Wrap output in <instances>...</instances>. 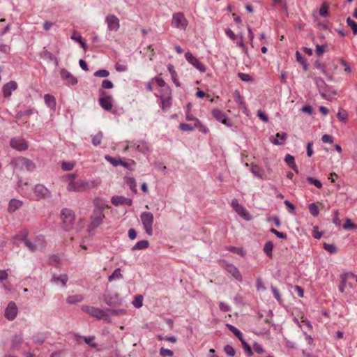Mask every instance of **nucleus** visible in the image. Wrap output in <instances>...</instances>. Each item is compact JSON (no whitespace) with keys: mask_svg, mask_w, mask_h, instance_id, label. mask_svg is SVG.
<instances>
[{"mask_svg":"<svg viewBox=\"0 0 357 357\" xmlns=\"http://www.w3.org/2000/svg\"><path fill=\"white\" fill-rule=\"evenodd\" d=\"M68 281V276L67 274L63 273L59 275H53L51 282L56 284H61L62 287H66Z\"/></svg>","mask_w":357,"mask_h":357,"instance_id":"obj_25","label":"nucleus"},{"mask_svg":"<svg viewBox=\"0 0 357 357\" xmlns=\"http://www.w3.org/2000/svg\"><path fill=\"white\" fill-rule=\"evenodd\" d=\"M224 268L227 272L230 273L237 281L241 282L243 281V277L238 269L237 267H236L234 265L230 263H226Z\"/></svg>","mask_w":357,"mask_h":357,"instance_id":"obj_21","label":"nucleus"},{"mask_svg":"<svg viewBox=\"0 0 357 357\" xmlns=\"http://www.w3.org/2000/svg\"><path fill=\"white\" fill-rule=\"evenodd\" d=\"M93 204L94 206L93 210L102 211L106 208H110V206L107 204L106 200L101 197H96L93 199Z\"/></svg>","mask_w":357,"mask_h":357,"instance_id":"obj_22","label":"nucleus"},{"mask_svg":"<svg viewBox=\"0 0 357 357\" xmlns=\"http://www.w3.org/2000/svg\"><path fill=\"white\" fill-rule=\"evenodd\" d=\"M82 312L86 313L92 317H95L97 319H102L107 323L111 322L109 313L107 312V310H104L98 307L90 305H82L81 307Z\"/></svg>","mask_w":357,"mask_h":357,"instance_id":"obj_4","label":"nucleus"},{"mask_svg":"<svg viewBox=\"0 0 357 357\" xmlns=\"http://www.w3.org/2000/svg\"><path fill=\"white\" fill-rule=\"evenodd\" d=\"M354 276H355V274L351 272H344L340 275L339 291L341 293H343L344 291V289L347 287H349L350 288L352 287V284L350 282H348V280L349 278H354Z\"/></svg>","mask_w":357,"mask_h":357,"instance_id":"obj_13","label":"nucleus"},{"mask_svg":"<svg viewBox=\"0 0 357 357\" xmlns=\"http://www.w3.org/2000/svg\"><path fill=\"white\" fill-rule=\"evenodd\" d=\"M195 128V125L192 126L185 123H181L179 125V129L184 132H190L194 130Z\"/></svg>","mask_w":357,"mask_h":357,"instance_id":"obj_52","label":"nucleus"},{"mask_svg":"<svg viewBox=\"0 0 357 357\" xmlns=\"http://www.w3.org/2000/svg\"><path fill=\"white\" fill-rule=\"evenodd\" d=\"M329 4L324 1L321 6L319 13L321 17H328L329 15Z\"/></svg>","mask_w":357,"mask_h":357,"instance_id":"obj_39","label":"nucleus"},{"mask_svg":"<svg viewBox=\"0 0 357 357\" xmlns=\"http://www.w3.org/2000/svg\"><path fill=\"white\" fill-rule=\"evenodd\" d=\"M132 304L137 308L142 307L143 305V296L142 295L136 296L132 301Z\"/></svg>","mask_w":357,"mask_h":357,"instance_id":"obj_55","label":"nucleus"},{"mask_svg":"<svg viewBox=\"0 0 357 357\" xmlns=\"http://www.w3.org/2000/svg\"><path fill=\"white\" fill-rule=\"evenodd\" d=\"M61 263V259L58 255L53 254L50 256L48 264L50 266H57V265Z\"/></svg>","mask_w":357,"mask_h":357,"instance_id":"obj_43","label":"nucleus"},{"mask_svg":"<svg viewBox=\"0 0 357 357\" xmlns=\"http://www.w3.org/2000/svg\"><path fill=\"white\" fill-rule=\"evenodd\" d=\"M77 177V175L74 173L67 174L64 176V180L68 183L66 189L68 192H82L97 186L93 181L85 179L76 180Z\"/></svg>","mask_w":357,"mask_h":357,"instance_id":"obj_2","label":"nucleus"},{"mask_svg":"<svg viewBox=\"0 0 357 357\" xmlns=\"http://www.w3.org/2000/svg\"><path fill=\"white\" fill-rule=\"evenodd\" d=\"M315 82H316V84L317 86V88H318L319 93L321 94V96L323 98H325L326 97V82L321 77L316 78L315 79Z\"/></svg>","mask_w":357,"mask_h":357,"instance_id":"obj_31","label":"nucleus"},{"mask_svg":"<svg viewBox=\"0 0 357 357\" xmlns=\"http://www.w3.org/2000/svg\"><path fill=\"white\" fill-rule=\"evenodd\" d=\"M270 231L272 234H275L277 237H278L281 239H287V234H285L284 232L279 231L277 229H275V228L270 229Z\"/></svg>","mask_w":357,"mask_h":357,"instance_id":"obj_59","label":"nucleus"},{"mask_svg":"<svg viewBox=\"0 0 357 357\" xmlns=\"http://www.w3.org/2000/svg\"><path fill=\"white\" fill-rule=\"evenodd\" d=\"M108 29L111 31H116L119 28V20L114 15H109L106 17Z\"/></svg>","mask_w":357,"mask_h":357,"instance_id":"obj_23","label":"nucleus"},{"mask_svg":"<svg viewBox=\"0 0 357 357\" xmlns=\"http://www.w3.org/2000/svg\"><path fill=\"white\" fill-rule=\"evenodd\" d=\"M105 218V215L102 211L93 210L88 225L89 232L93 231L99 226H100L102 224Z\"/></svg>","mask_w":357,"mask_h":357,"instance_id":"obj_5","label":"nucleus"},{"mask_svg":"<svg viewBox=\"0 0 357 357\" xmlns=\"http://www.w3.org/2000/svg\"><path fill=\"white\" fill-rule=\"evenodd\" d=\"M322 234L323 232L319 231V227L317 225L313 227L312 235L315 239H320Z\"/></svg>","mask_w":357,"mask_h":357,"instance_id":"obj_60","label":"nucleus"},{"mask_svg":"<svg viewBox=\"0 0 357 357\" xmlns=\"http://www.w3.org/2000/svg\"><path fill=\"white\" fill-rule=\"evenodd\" d=\"M40 56L43 59H48L54 61L56 66H58L59 61L57 58L45 47L43 48V51L40 53Z\"/></svg>","mask_w":357,"mask_h":357,"instance_id":"obj_28","label":"nucleus"},{"mask_svg":"<svg viewBox=\"0 0 357 357\" xmlns=\"http://www.w3.org/2000/svg\"><path fill=\"white\" fill-rule=\"evenodd\" d=\"M35 246V251L38 249L43 250L47 246V241L45 239V236L42 234L37 235L35 238V243H33Z\"/></svg>","mask_w":357,"mask_h":357,"instance_id":"obj_26","label":"nucleus"},{"mask_svg":"<svg viewBox=\"0 0 357 357\" xmlns=\"http://www.w3.org/2000/svg\"><path fill=\"white\" fill-rule=\"evenodd\" d=\"M113 87H114V84L112 83V82L109 79H106L102 82V85H101L100 89H102V90L110 89H112Z\"/></svg>","mask_w":357,"mask_h":357,"instance_id":"obj_58","label":"nucleus"},{"mask_svg":"<svg viewBox=\"0 0 357 357\" xmlns=\"http://www.w3.org/2000/svg\"><path fill=\"white\" fill-rule=\"evenodd\" d=\"M104 301L107 305L113 307L121 306L122 304L121 298L118 294H109L105 295Z\"/></svg>","mask_w":357,"mask_h":357,"instance_id":"obj_16","label":"nucleus"},{"mask_svg":"<svg viewBox=\"0 0 357 357\" xmlns=\"http://www.w3.org/2000/svg\"><path fill=\"white\" fill-rule=\"evenodd\" d=\"M307 181L309 182V183L314 185L316 188L319 189L322 188L321 182L317 178L309 176L307 178Z\"/></svg>","mask_w":357,"mask_h":357,"instance_id":"obj_53","label":"nucleus"},{"mask_svg":"<svg viewBox=\"0 0 357 357\" xmlns=\"http://www.w3.org/2000/svg\"><path fill=\"white\" fill-rule=\"evenodd\" d=\"M100 98L98 102L100 106L105 111L110 112L113 107V98L105 90L99 89Z\"/></svg>","mask_w":357,"mask_h":357,"instance_id":"obj_9","label":"nucleus"},{"mask_svg":"<svg viewBox=\"0 0 357 357\" xmlns=\"http://www.w3.org/2000/svg\"><path fill=\"white\" fill-rule=\"evenodd\" d=\"M29 234V231L27 228H22L19 231L17 234H16L13 237V241L15 243V241L17 242H23L25 245V246L31 251V252H35V246L33 245V243H31L28 239V236Z\"/></svg>","mask_w":357,"mask_h":357,"instance_id":"obj_6","label":"nucleus"},{"mask_svg":"<svg viewBox=\"0 0 357 357\" xmlns=\"http://www.w3.org/2000/svg\"><path fill=\"white\" fill-rule=\"evenodd\" d=\"M231 206L235 212L241 217L243 218L246 220H250L249 213L247 211L244 206L238 203L237 199H232Z\"/></svg>","mask_w":357,"mask_h":357,"instance_id":"obj_17","label":"nucleus"},{"mask_svg":"<svg viewBox=\"0 0 357 357\" xmlns=\"http://www.w3.org/2000/svg\"><path fill=\"white\" fill-rule=\"evenodd\" d=\"M195 127L203 134H208L209 132V129L208 127L204 125L199 120L196 123H195Z\"/></svg>","mask_w":357,"mask_h":357,"instance_id":"obj_46","label":"nucleus"},{"mask_svg":"<svg viewBox=\"0 0 357 357\" xmlns=\"http://www.w3.org/2000/svg\"><path fill=\"white\" fill-rule=\"evenodd\" d=\"M296 56L297 61H298L303 66V68L305 70H307L308 63L306 59L303 56V55L298 51L296 52Z\"/></svg>","mask_w":357,"mask_h":357,"instance_id":"obj_42","label":"nucleus"},{"mask_svg":"<svg viewBox=\"0 0 357 357\" xmlns=\"http://www.w3.org/2000/svg\"><path fill=\"white\" fill-rule=\"evenodd\" d=\"M227 328L234 333V335L240 340L242 341L244 338L243 337L242 333L236 328L235 326L230 324H226Z\"/></svg>","mask_w":357,"mask_h":357,"instance_id":"obj_37","label":"nucleus"},{"mask_svg":"<svg viewBox=\"0 0 357 357\" xmlns=\"http://www.w3.org/2000/svg\"><path fill=\"white\" fill-rule=\"evenodd\" d=\"M162 74L154 77L151 82L146 84V89L148 91H153L151 83L155 82L157 84L158 103L163 112H168L172 106V91L170 86L165 82L161 77Z\"/></svg>","mask_w":357,"mask_h":357,"instance_id":"obj_1","label":"nucleus"},{"mask_svg":"<svg viewBox=\"0 0 357 357\" xmlns=\"http://www.w3.org/2000/svg\"><path fill=\"white\" fill-rule=\"evenodd\" d=\"M125 183L133 192H137V184L134 178L125 177Z\"/></svg>","mask_w":357,"mask_h":357,"instance_id":"obj_38","label":"nucleus"},{"mask_svg":"<svg viewBox=\"0 0 357 357\" xmlns=\"http://www.w3.org/2000/svg\"><path fill=\"white\" fill-rule=\"evenodd\" d=\"M61 76L62 79L67 81V82L70 85H75L77 84V79L74 77L68 70L66 69H62L61 70Z\"/></svg>","mask_w":357,"mask_h":357,"instance_id":"obj_24","label":"nucleus"},{"mask_svg":"<svg viewBox=\"0 0 357 357\" xmlns=\"http://www.w3.org/2000/svg\"><path fill=\"white\" fill-rule=\"evenodd\" d=\"M227 250L231 252L236 253L241 257H244L245 255V252L242 248L236 246H229L227 248Z\"/></svg>","mask_w":357,"mask_h":357,"instance_id":"obj_45","label":"nucleus"},{"mask_svg":"<svg viewBox=\"0 0 357 357\" xmlns=\"http://www.w3.org/2000/svg\"><path fill=\"white\" fill-rule=\"evenodd\" d=\"M167 69L171 75L172 80L176 87L181 86V82L178 80L177 73L176 72L174 67L172 64L169 63L167 65Z\"/></svg>","mask_w":357,"mask_h":357,"instance_id":"obj_29","label":"nucleus"},{"mask_svg":"<svg viewBox=\"0 0 357 357\" xmlns=\"http://www.w3.org/2000/svg\"><path fill=\"white\" fill-rule=\"evenodd\" d=\"M17 313L18 308L16 303L14 301H10L5 309L4 317L6 319L13 321L17 317Z\"/></svg>","mask_w":357,"mask_h":357,"instance_id":"obj_12","label":"nucleus"},{"mask_svg":"<svg viewBox=\"0 0 357 357\" xmlns=\"http://www.w3.org/2000/svg\"><path fill=\"white\" fill-rule=\"evenodd\" d=\"M15 167L20 170L32 172L36 169L35 163L30 159L24 157H19L13 160Z\"/></svg>","mask_w":357,"mask_h":357,"instance_id":"obj_7","label":"nucleus"},{"mask_svg":"<svg viewBox=\"0 0 357 357\" xmlns=\"http://www.w3.org/2000/svg\"><path fill=\"white\" fill-rule=\"evenodd\" d=\"M211 115L215 120L225 126L229 128L233 126L232 121L227 116L226 113L220 109L218 107L213 108L211 109Z\"/></svg>","mask_w":357,"mask_h":357,"instance_id":"obj_10","label":"nucleus"},{"mask_svg":"<svg viewBox=\"0 0 357 357\" xmlns=\"http://www.w3.org/2000/svg\"><path fill=\"white\" fill-rule=\"evenodd\" d=\"M337 116V118L342 122H346L348 119V114L345 110H340Z\"/></svg>","mask_w":357,"mask_h":357,"instance_id":"obj_64","label":"nucleus"},{"mask_svg":"<svg viewBox=\"0 0 357 357\" xmlns=\"http://www.w3.org/2000/svg\"><path fill=\"white\" fill-rule=\"evenodd\" d=\"M274 248L273 243L271 241H268L264 245L263 250L268 257L273 258V250Z\"/></svg>","mask_w":357,"mask_h":357,"instance_id":"obj_34","label":"nucleus"},{"mask_svg":"<svg viewBox=\"0 0 357 357\" xmlns=\"http://www.w3.org/2000/svg\"><path fill=\"white\" fill-rule=\"evenodd\" d=\"M276 138L272 142L275 145H283L286 141L287 135L285 132H277L275 135Z\"/></svg>","mask_w":357,"mask_h":357,"instance_id":"obj_35","label":"nucleus"},{"mask_svg":"<svg viewBox=\"0 0 357 357\" xmlns=\"http://www.w3.org/2000/svg\"><path fill=\"white\" fill-rule=\"evenodd\" d=\"M309 211L314 217H317L319 213V208L315 203H312L309 205Z\"/></svg>","mask_w":357,"mask_h":357,"instance_id":"obj_50","label":"nucleus"},{"mask_svg":"<svg viewBox=\"0 0 357 357\" xmlns=\"http://www.w3.org/2000/svg\"><path fill=\"white\" fill-rule=\"evenodd\" d=\"M107 312L109 313V315L118 316V315H124L126 314V310L125 309H107Z\"/></svg>","mask_w":357,"mask_h":357,"instance_id":"obj_47","label":"nucleus"},{"mask_svg":"<svg viewBox=\"0 0 357 357\" xmlns=\"http://www.w3.org/2000/svg\"><path fill=\"white\" fill-rule=\"evenodd\" d=\"M224 351L229 356H234L235 355V349L234 347L229 344H227L224 347Z\"/></svg>","mask_w":357,"mask_h":357,"instance_id":"obj_63","label":"nucleus"},{"mask_svg":"<svg viewBox=\"0 0 357 357\" xmlns=\"http://www.w3.org/2000/svg\"><path fill=\"white\" fill-rule=\"evenodd\" d=\"M233 98L237 104L238 107L241 109L245 114L248 115V109L247 107L246 102H245L243 97L241 95L238 90H236L234 92Z\"/></svg>","mask_w":357,"mask_h":357,"instance_id":"obj_18","label":"nucleus"},{"mask_svg":"<svg viewBox=\"0 0 357 357\" xmlns=\"http://www.w3.org/2000/svg\"><path fill=\"white\" fill-rule=\"evenodd\" d=\"M123 277L122 274L121 273V269L119 268H116L114 272L109 276L108 280L109 281H112L115 279H120Z\"/></svg>","mask_w":357,"mask_h":357,"instance_id":"obj_49","label":"nucleus"},{"mask_svg":"<svg viewBox=\"0 0 357 357\" xmlns=\"http://www.w3.org/2000/svg\"><path fill=\"white\" fill-rule=\"evenodd\" d=\"M149 246V243L147 240L139 241L132 248V250H144Z\"/></svg>","mask_w":357,"mask_h":357,"instance_id":"obj_40","label":"nucleus"},{"mask_svg":"<svg viewBox=\"0 0 357 357\" xmlns=\"http://www.w3.org/2000/svg\"><path fill=\"white\" fill-rule=\"evenodd\" d=\"M33 194L37 200L45 199L50 194L49 190L42 184H37L33 189Z\"/></svg>","mask_w":357,"mask_h":357,"instance_id":"obj_19","label":"nucleus"},{"mask_svg":"<svg viewBox=\"0 0 357 357\" xmlns=\"http://www.w3.org/2000/svg\"><path fill=\"white\" fill-rule=\"evenodd\" d=\"M109 72L105 69L98 70L94 73V76L99 77H107L109 76Z\"/></svg>","mask_w":357,"mask_h":357,"instance_id":"obj_62","label":"nucleus"},{"mask_svg":"<svg viewBox=\"0 0 357 357\" xmlns=\"http://www.w3.org/2000/svg\"><path fill=\"white\" fill-rule=\"evenodd\" d=\"M185 58L187 61L199 70L201 73H205L206 66L199 60L196 58L191 52H188L185 54Z\"/></svg>","mask_w":357,"mask_h":357,"instance_id":"obj_14","label":"nucleus"},{"mask_svg":"<svg viewBox=\"0 0 357 357\" xmlns=\"http://www.w3.org/2000/svg\"><path fill=\"white\" fill-rule=\"evenodd\" d=\"M10 146L19 151H25L28 149L29 146L26 140L21 137H13L10 141Z\"/></svg>","mask_w":357,"mask_h":357,"instance_id":"obj_15","label":"nucleus"},{"mask_svg":"<svg viewBox=\"0 0 357 357\" xmlns=\"http://www.w3.org/2000/svg\"><path fill=\"white\" fill-rule=\"evenodd\" d=\"M140 218L142 223L143 225L144 229L145 230V232L149 236H152L153 231V224L154 220V217L152 213L149 211H145L142 213L140 215Z\"/></svg>","mask_w":357,"mask_h":357,"instance_id":"obj_8","label":"nucleus"},{"mask_svg":"<svg viewBox=\"0 0 357 357\" xmlns=\"http://www.w3.org/2000/svg\"><path fill=\"white\" fill-rule=\"evenodd\" d=\"M111 202L114 206L125 205V197L123 196H114L111 199Z\"/></svg>","mask_w":357,"mask_h":357,"instance_id":"obj_44","label":"nucleus"},{"mask_svg":"<svg viewBox=\"0 0 357 357\" xmlns=\"http://www.w3.org/2000/svg\"><path fill=\"white\" fill-rule=\"evenodd\" d=\"M102 139V133L101 132H99L92 137V139H91L92 144L95 146H97L101 144Z\"/></svg>","mask_w":357,"mask_h":357,"instance_id":"obj_48","label":"nucleus"},{"mask_svg":"<svg viewBox=\"0 0 357 357\" xmlns=\"http://www.w3.org/2000/svg\"><path fill=\"white\" fill-rule=\"evenodd\" d=\"M23 205V202L17 199H12L9 202L8 211L14 213L16 210L20 208Z\"/></svg>","mask_w":357,"mask_h":357,"instance_id":"obj_27","label":"nucleus"},{"mask_svg":"<svg viewBox=\"0 0 357 357\" xmlns=\"http://www.w3.org/2000/svg\"><path fill=\"white\" fill-rule=\"evenodd\" d=\"M160 355L162 357H165V356L172 357L174 355V352L170 349H165L164 347H161L160 349Z\"/></svg>","mask_w":357,"mask_h":357,"instance_id":"obj_61","label":"nucleus"},{"mask_svg":"<svg viewBox=\"0 0 357 357\" xmlns=\"http://www.w3.org/2000/svg\"><path fill=\"white\" fill-rule=\"evenodd\" d=\"M75 212L70 208H63L60 212L61 227L66 231H71L76 224Z\"/></svg>","mask_w":357,"mask_h":357,"instance_id":"obj_3","label":"nucleus"},{"mask_svg":"<svg viewBox=\"0 0 357 357\" xmlns=\"http://www.w3.org/2000/svg\"><path fill=\"white\" fill-rule=\"evenodd\" d=\"M44 100L46 105L50 109H54L56 108V102L54 96L51 94H45L44 96Z\"/></svg>","mask_w":357,"mask_h":357,"instance_id":"obj_32","label":"nucleus"},{"mask_svg":"<svg viewBox=\"0 0 357 357\" xmlns=\"http://www.w3.org/2000/svg\"><path fill=\"white\" fill-rule=\"evenodd\" d=\"M84 300V296L82 294H76L68 296L66 298V302L68 304H75L81 302Z\"/></svg>","mask_w":357,"mask_h":357,"instance_id":"obj_36","label":"nucleus"},{"mask_svg":"<svg viewBox=\"0 0 357 357\" xmlns=\"http://www.w3.org/2000/svg\"><path fill=\"white\" fill-rule=\"evenodd\" d=\"M250 171L255 176L261 179L263 178L264 171L258 165L252 163L250 165Z\"/></svg>","mask_w":357,"mask_h":357,"instance_id":"obj_33","label":"nucleus"},{"mask_svg":"<svg viewBox=\"0 0 357 357\" xmlns=\"http://www.w3.org/2000/svg\"><path fill=\"white\" fill-rule=\"evenodd\" d=\"M252 349L255 353L258 354H262L265 352V350L264 349L263 347L256 342L253 343Z\"/></svg>","mask_w":357,"mask_h":357,"instance_id":"obj_57","label":"nucleus"},{"mask_svg":"<svg viewBox=\"0 0 357 357\" xmlns=\"http://www.w3.org/2000/svg\"><path fill=\"white\" fill-rule=\"evenodd\" d=\"M188 25V21L183 13L177 12L173 14L172 26L180 30L185 31Z\"/></svg>","mask_w":357,"mask_h":357,"instance_id":"obj_11","label":"nucleus"},{"mask_svg":"<svg viewBox=\"0 0 357 357\" xmlns=\"http://www.w3.org/2000/svg\"><path fill=\"white\" fill-rule=\"evenodd\" d=\"M347 24L349 26L351 27V29L353 31V33L354 35H356L357 34V23L355 21H354L353 20H351L350 17H348L347 19Z\"/></svg>","mask_w":357,"mask_h":357,"instance_id":"obj_51","label":"nucleus"},{"mask_svg":"<svg viewBox=\"0 0 357 357\" xmlns=\"http://www.w3.org/2000/svg\"><path fill=\"white\" fill-rule=\"evenodd\" d=\"M323 247L325 250L328 251L331 254L335 253L337 251V248L333 244L324 243Z\"/></svg>","mask_w":357,"mask_h":357,"instance_id":"obj_56","label":"nucleus"},{"mask_svg":"<svg viewBox=\"0 0 357 357\" xmlns=\"http://www.w3.org/2000/svg\"><path fill=\"white\" fill-rule=\"evenodd\" d=\"M17 89V84L15 81L11 80L5 84L2 87V94L4 98L11 96L12 92Z\"/></svg>","mask_w":357,"mask_h":357,"instance_id":"obj_20","label":"nucleus"},{"mask_svg":"<svg viewBox=\"0 0 357 357\" xmlns=\"http://www.w3.org/2000/svg\"><path fill=\"white\" fill-rule=\"evenodd\" d=\"M105 159L107 162H109L110 164H112L114 167H117L119 165H121V160H122L120 158H114L109 155H106L105 156Z\"/></svg>","mask_w":357,"mask_h":357,"instance_id":"obj_41","label":"nucleus"},{"mask_svg":"<svg viewBox=\"0 0 357 357\" xmlns=\"http://www.w3.org/2000/svg\"><path fill=\"white\" fill-rule=\"evenodd\" d=\"M284 161L289 168L293 169L296 174H298V169L295 162V158L290 154H287L284 157Z\"/></svg>","mask_w":357,"mask_h":357,"instance_id":"obj_30","label":"nucleus"},{"mask_svg":"<svg viewBox=\"0 0 357 357\" xmlns=\"http://www.w3.org/2000/svg\"><path fill=\"white\" fill-rule=\"evenodd\" d=\"M241 342L243 347L245 353L248 354V356H253L254 354H253L252 349L251 347L245 342V340L243 339Z\"/></svg>","mask_w":357,"mask_h":357,"instance_id":"obj_54","label":"nucleus"}]
</instances>
